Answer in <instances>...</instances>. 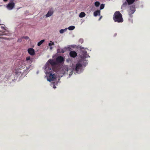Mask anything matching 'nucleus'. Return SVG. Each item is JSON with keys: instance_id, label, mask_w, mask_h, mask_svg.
Returning <instances> with one entry per match:
<instances>
[{"instance_id": "nucleus-1", "label": "nucleus", "mask_w": 150, "mask_h": 150, "mask_svg": "<svg viewBox=\"0 0 150 150\" xmlns=\"http://www.w3.org/2000/svg\"><path fill=\"white\" fill-rule=\"evenodd\" d=\"M122 16V14L119 11H116L115 13L113 15V19L115 22L122 23L123 21Z\"/></svg>"}, {"instance_id": "nucleus-2", "label": "nucleus", "mask_w": 150, "mask_h": 150, "mask_svg": "<svg viewBox=\"0 0 150 150\" xmlns=\"http://www.w3.org/2000/svg\"><path fill=\"white\" fill-rule=\"evenodd\" d=\"M15 4L13 2H10L6 6L7 8L9 10H11L14 8Z\"/></svg>"}, {"instance_id": "nucleus-3", "label": "nucleus", "mask_w": 150, "mask_h": 150, "mask_svg": "<svg viewBox=\"0 0 150 150\" xmlns=\"http://www.w3.org/2000/svg\"><path fill=\"white\" fill-rule=\"evenodd\" d=\"M49 74L50 75L49 76V78L48 79V81L50 82L51 81H54L55 79V76L54 74H52L51 72L49 71Z\"/></svg>"}, {"instance_id": "nucleus-4", "label": "nucleus", "mask_w": 150, "mask_h": 150, "mask_svg": "<svg viewBox=\"0 0 150 150\" xmlns=\"http://www.w3.org/2000/svg\"><path fill=\"white\" fill-rule=\"evenodd\" d=\"M64 61L63 57L61 56L58 57L56 59V62L57 63H62Z\"/></svg>"}, {"instance_id": "nucleus-5", "label": "nucleus", "mask_w": 150, "mask_h": 150, "mask_svg": "<svg viewBox=\"0 0 150 150\" xmlns=\"http://www.w3.org/2000/svg\"><path fill=\"white\" fill-rule=\"evenodd\" d=\"M100 10H98L95 11H94V16H96L98 15L100 16V17L98 19V21L100 20L102 18V16H100Z\"/></svg>"}, {"instance_id": "nucleus-6", "label": "nucleus", "mask_w": 150, "mask_h": 150, "mask_svg": "<svg viewBox=\"0 0 150 150\" xmlns=\"http://www.w3.org/2000/svg\"><path fill=\"white\" fill-rule=\"evenodd\" d=\"M77 53L74 51H71L69 52V55L72 57L75 58L77 56Z\"/></svg>"}, {"instance_id": "nucleus-7", "label": "nucleus", "mask_w": 150, "mask_h": 150, "mask_svg": "<svg viewBox=\"0 0 150 150\" xmlns=\"http://www.w3.org/2000/svg\"><path fill=\"white\" fill-rule=\"evenodd\" d=\"M25 64L23 62L20 61L19 62L17 69H21L25 67Z\"/></svg>"}, {"instance_id": "nucleus-8", "label": "nucleus", "mask_w": 150, "mask_h": 150, "mask_svg": "<svg viewBox=\"0 0 150 150\" xmlns=\"http://www.w3.org/2000/svg\"><path fill=\"white\" fill-rule=\"evenodd\" d=\"M28 53L31 55H34L35 54L34 49L32 48H29L28 49Z\"/></svg>"}, {"instance_id": "nucleus-9", "label": "nucleus", "mask_w": 150, "mask_h": 150, "mask_svg": "<svg viewBox=\"0 0 150 150\" xmlns=\"http://www.w3.org/2000/svg\"><path fill=\"white\" fill-rule=\"evenodd\" d=\"M82 67V65L80 63H78L76 64L75 70L77 72H78L79 71V69L81 68Z\"/></svg>"}, {"instance_id": "nucleus-10", "label": "nucleus", "mask_w": 150, "mask_h": 150, "mask_svg": "<svg viewBox=\"0 0 150 150\" xmlns=\"http://www.w3.org/2000/svg\"><path fill=\"white\" fill-rule=\"evenodd\" d=\"M53 10L52 9L50 10L46 15V17H49L53 14Z\"/></svg>"}, {"instance_id": "nucleus-11", "label": "nucleus", "mask_w": 150, "mask_h": 150, "mask_svg": "<svg viewBox=\"0 0 150 150\" xmlns=\"http://www.w3.org/2000/svg\"><path fill=\"white\" fill-rule=\"evenodd\" d=\"M48 62L50 63V65L52 66V67H53L57 64L56 62L54 61L53 60L50 59L48 61ZM53 69V68H52Z\"/></svg>"}, {"instance_id": "nucleus-12", "label": "nucleus", "mask_w": 150, "mask_h": 150, "mask_svg": "<svg viewBox=\"0 0 150 150\" xmlns=\"http://www.w3.org/2000/svg\"><path fill=\"white\" fill-rule=\"evenodd\" d=\"M135 8L133 6L131 7L130 9L129 12V15L133 14L135 11Z\"/></svg>"}, {"instance_id": "nucleus-13", "label": "nucleus", "mask_w": 150, "mask_h": 150, "mask_svg": "<svg viewBox=\"0 0 150 150\" xmlns=\"http://www.w3.org/2000/svg\"><path fill=\"white\" fill-rule=\"evenodd\" d=\"M33 58H30V56L27 57L26 58V61H27L30 64H31L33 61Z\"/></svg>"}, {"instance_id": "nucleus-14", "label": "nucleus", "mask_w": 150, "mask_h": 150, "mask_svg": "<svg viewBox=\"0 0 150 150\" xmlns=\"http://www.w3.org/2000/svg\"><path fill=\"white\" fill-rule=\"evenodd\" d=\"M21 70L20 69H16L15 71L16 74L18 75H20V74H22V72L21 71Z\"/></svg>"}, {"instance_id": "nucleus-15", "label": "nucleus", "mask_w": 150, "mask_h": 150, "mask_svg": "<svg viewBox=\"0 0 150 150\" xmlns=\"http://www.w3.org/2000/svg\"><path fill=\"white\" fill-rule=\"evenodd\" d=\"M86 16L85 13L84 12H81L79 15V17L80 18H83Z\"/></svg>"}, {"instance_id": "nucleus-16", "label": "nucleus", "mask_w": 150, "mask_h": 150, "mask_svg": "<svg viewBox=\"0 0 150 150\" xmlns=\"http://www.w3.org/2000/svg\"><path fill=\"white\" fill-rule=\"evenodd\" d=\"M44 40H42L38 43V46H40L44 42Z\"/></svg>"}, {"instance_id": "nucleus-17", "label": "nucleus", "mask_w": 150, "mask_h": 150, "mask_svg": "<svg viewBox=\"0 0 150 150\" xmlns=\"http://www.w3.org/2000/svg\"><path fill=\"white\" fill-rule=\"evenodd\" d=\"M75 28V27L74 26H71L69 27L68 28V29L70 30H74Z\"/></svg>"}, {"instance_id": "nucleus-18", "label": "nucleus", "mask_w": 150, "mask_h": 150, "mask_svg": "<svg viewBox=\"0 0 150 150\" xmlns=\"http://www.w3.org/2000/svg\"><path fill=\"white\" fill-rule=\"evenodd\" d=\"M100 5V2L99 1H96L94 3V5L96 7H98Z\"/></svg>"}, {"instance_id": "nucleus-19", "label": "nucleus", "mask_w": 150, "mask_h": 150, "mask_svg": "<svg viewBox=\"0 0 150 150\" xmlns=\"http://www.w3.org/2000/svg\"><path fill=\"white\" fill-rule=\"evenodd\" d=\"M105 7V5L104 4H102L101 5L100 7V9L102 10Z\"/></svg>"}, {"instance_id": "nucleus-20", "label": "nucleus", "mask_w": 150, "mask_h": 150, "mask_svg": "<svg viewBox=\"0 0 150 150\" xmlns=\"http://www.w3.org/2000/svg\"><path fill=\"white\" fill-rule=\"evenodd\" d=\"M79 43H80L81 44H82L83 42V39L81 38L79 40Z\"/></svg>"}, {"instance_id": "nucleus-21", "label": "nucleus", "mask_w": 150, "mask_h": 150, "mask_svg": "<svg viewBox=\"0 0 150 150\" xmlns=\"http://www.w3.org/2000/svg\"><path fill=\"white\" fill-rule=\"evenodd\" d=\"M54 44L53 42L52 41H50V42L49 44L48 45L50 46H51L52 45H54Z\"/></svg>"}, {"instance_id": "nucleus-22", "label": "nucleus", "mask_w": 150, "mask_h": 150, "mask_svg": "<svg viewBox=\"0 0 150 150\" xmlns=\"http://www.w3.org/2000/svg\"><path fill=\"white\" fill-rule=\"evenodd\" d=\"M22 38L23 39L24 38L26 40H28L29 39V37L28 36H23L22 37Z\"/></svg>"}, {"instance_id": "nucleus-23", "label": "nucleus", "mask_w": 150, "mask_h": 150, "mask_svg": "<svg viewBox=\"0 0 150 150\" xmlns=\"http://www.w3.org/2000/svg\"><path fill=\"white\" fill-rule=\"evenodd\" d=\"M0 38L3 39L4 40H8V38H7L4 37H0Z\"/></svg>"}, {"instance_id": "nucleus-24", "label": "nucleus", "mask_w": 150, "mask_h": 150, "mask_svg": "<svg viewBox=\"0 0 150 150\" xmlns=\"http://www.w3.org/2000/svg\"><path fill=\"white\" fill-rule=\"evenodd\" d=\"M22 39L23 38H22V37L18 39L17 40V42H21L22 41Z\"/></svg>"}, {"instance_id": "nucleus-25", "label": "nucleus", "mask_w": 150, "mask_h": 150, "mask_svg": "<svg viewBox=\"0 0 150 150\" xmlns=\"http://www.w3.org/2000/svg\"><path fill=\"white\" fill-rule=\"evenodd\" d=\"M59 32L60 33H62L64 32V30L63 29H61L60 30Z\"/></svg>"}, {"instance_id": "nucleus-26", "label": "nucleus", "mask_w": 150, "mask_h": 150, "mask_svg": "<svg viewBox=\"0 0 150 150\" xmlns=\"http://www.w3.org/2000/svg\"><path fill=\"white\" fill-rule=\"evenodd\" d=\"M127 4V2H125V3H124L123 5H122V6H126Z\"/></svg>"}, {"instance_id": "nucleus-27", "label": "nucleus", "mask_w": 150, "mask_h": 150, "mask_svg": "<svg viewBox=\"0 0 150 150\" xmlns=\"http://www.w3.org/2000/svg\"><path fill=\"white\" fill-rule=\"evenodd\" d=\"M5 33H0V35H5Z\"/></svg>"}, {"instance_id": "nucleus-28", "label": "nucleus", "mask_w": 150, "mask_h": 150, "mask_svg": "<svg viewBox=\"0 0 150 150\" xmlns=\"http://www.w3.org/2000/svg\"><path fill=\"white\" fill-rule=\"evenodd\" d=\"M48 69H49L50 70V71H49L51 72L52 71V69L51 68H48ZM47 70H48V69H47Z\"/></svg>"}, {"instance_id": "nucleus-29", "label": "nucleus", "mask_w": 150, "mask_h": 150, "mask_svg": "<svg viewBox=\"0 0 150 150\" xmlns=\"http://www.w3.org/2000/svg\"><path fill=\"white\" fill-rule=\"evenodd\" d=\"M67 30V28H65V29H63L64 30V32L66 31Z\"/></svg>"}, {"instance_id": "nucleus-30", "label": "nucleus", "mask_w": 150, "mask_h": 150, "mask_svg": "<svg viewBox=\"0 0 150 150\" xmlns=\"http://www.w3.org/2000/svg\"><path fill=\"white\" fill-rule=\"evenodd\" d=\"M61 52H62V53H64V50H62V51Z\"/></svg>"}, {"instance_id": "nucleus-31", "label": "nucleus", "mask_w": 150, "mask_h": 150, "mask_svg": "<svg viewBox=\"0 0 150 150\" xmlns=\"http://www.w3.org/2000/svg\"><path fill=\"white\" fill-rule=\"evenodd\" d=\"M53 87L54 88H55L56 87L54 85L53 86Z\"/></svg>"}, {"instance_id": "nucleus-32", "label": "nucleus", "mask_w": 150, "mask_h": 150, "mask_svg": "<svg viewBox=\"0 0 150 150\" xmlns=\"http://www.w3.org/2000/svg\"><path fill=\"white\" fill-rule=\"evenodd\" d=\"M1 28L2 29H4V27H3V26H1Z\"/></svg>"}, {"instance_id": "nucleus-33", "label": "nucleus", "mask_w": 150, "mask_h": 150, "mask_svg": "<svg viewBox=\"0 0 150 150\" xmlns=\"http://www.w3.org/2000/svg\"><path fill=\"white\" fill-rule=\"evenodd\" d=\"M52 47H50V50H52Z\"/></svg>"}, {"instance_id": "nucleus-34", "label": "nucleus", "mask_w": 150, "mask_h": 150, "mask_svg": "<svg viewBox=\"0 0 150 150\" xmlns=\"http://www.w3.org/2000/svg\"><path fill=\"white\" fill-rule=\"evenodd\" d=\"M8 0H3L5 2L7 1Z\"/></svg>"}]
</instances>
